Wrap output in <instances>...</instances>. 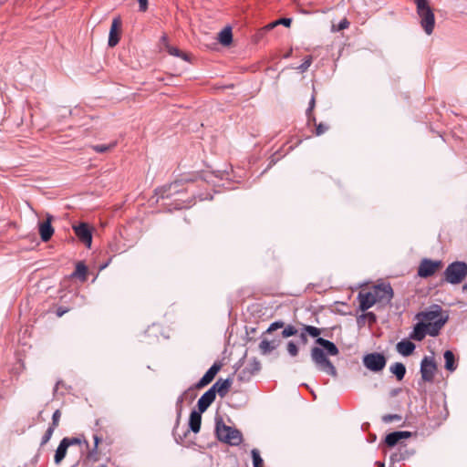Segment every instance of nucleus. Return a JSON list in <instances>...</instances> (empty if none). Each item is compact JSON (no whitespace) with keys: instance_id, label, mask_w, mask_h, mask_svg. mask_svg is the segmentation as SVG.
Masks as SVG:
<instances>
[{"instance_id":"f257e3e1","label":"nucleus","mask_w":467,"mask_h":467,"mask_svg":"<svg viewBox=\"0 0 467 467\" xmlns=\"http://www.w3.org/2000/svg\"><path fill=\"white\" fill-rule=\"evenodd\" d=\"M297 335L299 343L302 345L307 344L308 336L317 338L316 344L323 348L313 347L310 351L311 359L318 370L336 378L337 376L336 367L328 359L327 355L337 356L339 353L337 347L333 342L320 337L321 329L317 327L302 324Z\"/></svg>"},{"instance_id":"f03ea898","label":"nucleus","mask_w":467,"mask_h":467,"mask_svg":"<svg viewBox=\"0 0 467 467\" xmlns=\"http://www.w3.org/2000/svg\"><path fill=\"white\" fill-rule=\"evenodd\" d=\"M393 297V290L389 285H379L370 292L359 293V308L366 311L372 307L379 301H390Z\"/></svg>"},{"instance_id":"7ed1b4c3","label":"nucleus","mask_w":467,"mask_h":467,"mask_svg":"<svg viewBox=\"0 0 467 467\" xmlns=\"http://www.w3.org/2000/svg\"><path fill=\"white\" fill-rule=\"evenodd\" d=\"M420 24L427 35H431L435 26V16L427 0H414Z\"/></svg>"},{"instance_id":"20e7f679","label":"nucleus","mask_w":467,"mask_h":467,"mask_svg":"<svg viewBox=\"0 0 467 467\" xmlns=\"http://www.w3.org/2000/svg\"><path fill=\"white\" fill-rule=\"evenodd\" d=\"M443 275L449 284H461L467 276V264L462 261L452 262L446 267Z\"/></svg>"},{"instance_id":"39448f33","label":"nucleus","mask_w":467,"mask_h":467,"mask_svg":"<svg viewBox=\"0 0 467 467\" xmlns=\"http://www.w3.org/2000/svg\"><path fill=\"white\" fill-rule=\"evenodd\" d=\"M216 435L221 441L233 446L242 442V433L230 426L225 425L222 420L216 421Z\"/></svg>"},{"instance_id":"423d86ee","label":"nucleus","mask_w":467,"mask_h":467,"mask_svg":"<svg viewBox=\"0 0 467 467\" xmlns=\"http://www.w3.org/2000/svg\"><path fill=\"white\" fill-rule=\"evenodd\" d=\"M386 362L384 355L377 352L367 354L363 358L364 366L373 372L381 371L385 368Z\"/></svg>"},{"instance_id":"0eeeda50","label":"nucleus","mask_w":467,"mask_h":467,"mask_svg":"<svg viewBox=\"0 0 467 467\" xmlns=\"http://www.w3.org/2000/svg\"><path fill=\"white\" fill-rule=\"evenodd\" d=\"M441 266H442L441 261H440V260L432 261L431 259L425 258V259L421 260V262L419 265L418 275H419V276L423 277V278L431 276L432 275L435 274V272L437 270L441 268Z\"/></svg>"},{"instance_id":"6e6552de","label":"nucleus","mask_w":467,"mask_h":467,"mask_svg":"<svg viewBox=\"0 0 467 467\" xmlns=\"http://www.w3.org/2000/svg\"><path fill=\"white\" fill-rule=\"evenodd\" d=\"M436 371V364L433 358L425 357L420 363L421 378L424 381H432Z\"/></svg>"},{"instance_id":"1a4fd4ad","label":"nucleus","mask_w":467,"mask_h":467,"mask_svg":"<svg viewBox=\"0 0 467 467\" xmlns=\"http://www.w3.org/2000/svg\"><path fill=\"white\" fill-rule=\"evenodd\" d=\"M73 230L79 240L88 247H90L92 243V234L88 225L85 223H81L78 225H74Z\"/></svg>"},{"instance_id":"9d476101","label":"nucleus","mask_w":467,"mask_h":467,"mask_svg":"<svg viewBox=\"0 0 467 467\" xmlns=\"http://www.w3.org/2000/svg\"><path fill=\"white\" fill-rule=\"evenodd\" d=\"M53 216L50 214L47 215V220L39 223V234L43 242L50 240L54 234V228L51 225Z\"/></svg>"},{"instance_id":"9b49d317","label":"nucleus","mask_w":467,"mask_h":467,"mask_svg":"<svg viewBox=\"0 0 467 467\" xmlns=\"http://www.w3.org/2000/svg\"><path fill=\"white\" fill-rule=\"evenodd\" d=\"M221 369V365L214 363L197 382L196 388L202 389L213 381L218 371Z\"/></svg>"},{"instance_id":"f8f14e48","label":"nucleus","mask_w":467,"mask_h":467,"mask_svg":"<svg viewBox=\"0 0 467 467\" xmlns=\"http://www.w3.org/2000/svg\"><path fill=\"white\" fill-rule=\"evenodd\" d=\"M416 318L420 319L424 323H431L437 320L438 318H442L441 317V307L439 306H434L432 310L424 311L417 314Z\"/></svg>"},{"instance_id":"ddd939ff","label":"nucleus","mask_w":467,"mask_h":467,"mask_svg":"<svg viewBox=\"0 0 467 467\" xmlns=\"http://www.w3.org/2000/svg\"><path fill=\"white\" fill-rule=\"evenodd\" d=\"M216 395L214 394V390L209 389L206 392H204L197 402V407L200 412H204L211 404L214 401Z\"/></svg>"},{"instance_id":"4468645a","label":"nucleus","mask_w":467,"mask_h":467,"mask_svg":"<svg viewBox=\"0 0 467 467\" xmlns=\"http://www.w3.org/2000/svg\"><path fill=\"white\" fill-rule=\"evenodd\" d=\"M232 386V380L230 379H218L210 389L214 390V394L218 393L221 398H223L228 393Z\"/></svg>"},{"instance_id":"2eb2a0df","label":"nucleus","mask_w":467,"mask_h":467,"mask_svg":"<svg viewBox=\"0 0 467 467\" xmlns=\"http://www.w3.org/2000/svg\"><path fill=\"white\" fill-rule=\"evenodd\" d=\"M411 436L410 431H393L388 434L385 438V442L388 446L393 447L398 444L402 439H407Z\"/></svg>"},{"instance_id":"dca6fc26","label":"nucleus","mask_w":467,"mask_h":467,"mask_svg":"<svg viewBox=\"0 0 467 467\" xmlns=\"http://www.w3.org/2000/svg\"><path fill=\"white\" fill-rule=\"evenodd\" d=\"M119 26H120L119 19V18L113 19L111 27H110V31H109V42H108V44L110 47H115L119 41V37L118 35V30H119Z\"/></svg>"},{"instance_id":"f3484780","label":"nucleus","mask_w":467,"mask_h":467,"mask_svg":"<svg viewBox=\"0 0 467 467\" xmlns=\"http://www.w3.org/2000/svg\"><path fill=\"white\" fill-rule=\"evenodd\" d=\"M427 327L428 326L424 322L420 321L417 323L414 326L413 331L410 335V337L417 341H421L428 334Z\"/></svg>"},{"instance_id":"a211bd4d","label":"nucleus","mask_w":467,"mask_h":467,"mask_svg":"<svg viewBox=\"0 0 467 467\" xmlns=\"http://www.w3.org/2000/svg\"><path fill=\"white\" fill-rule=\"evenodd\" d=\"M280 344L279 340H268L266 338H263L259 343V350L262 355L270 354L274 351Z\"/></svg>"},{"instance_id":"6ab92c4d","label":"nucleus","mask_w":467,"mask_h":467,"mask_svg":"<svg viewBox=\"0 0 467 467\" xmlns=\"http://www.w3.org/2000/svg\"><path fill=\"white\" fill-rule=\"evenodd\" d=\"M397 351L405 357L411 355L415 349V345L410 340L403 339L396 345Z\"/></svg>"},{"instance_id":"aec40b11","label":"nucleus","mask_w":467,"mask_h":467,"mask_svg":"<svg viewBox=\"0 0 467 467\" xmlns=\"http://www.w3.org/2000/svg\"><path fill=\"white\" fill-rule=\"evenodd\" d=\"M202 412H200V410H198V411L192 410L190 414L189 426L190 429L194 433H198L200 431L202 423Z\"/></svg>"},{"instance_id":"412c9836","label":"nucleus","mask_w":467,"mask_h":467,"mask_svg":"<svg viewBox=\"0 0 467 467\" xmlns=\"http://www.w3.org/2000/svg\"><path fill=\"white\" fill-rule=\"evenodd\" d=\"M445 323H446V318H438L434 322L426 323V325L428 326V327H427L428 335H430L431 337H436Z\"/></svg>"},{"instance_id":"4be33fe9","label":"nucleus","mask_w":467,"mask_h":467,"mask_svg":"<svg viewBox=\"0 0 467 467\" xmlns=\"http://www.w3.org/2000/svg\"><path fill=\"white\" fill-rule=\"evenodd\" d=\"M218 41L223 45V46H229L232 41H233V34H232V29L230 26H226L224 27L219 34H218V37H217Z\"/></svg>"},{"instance_id":"5701e85b","label":"nucleus","mask_w":467,"mask_h":467,"mask_svg":"<svg viewBox=\"0 0 467 467\" xmlns=\"http://www.w3.org/2000/svg\"><path fill=\"white\" fill-rule=\"evenodd\" d=\"M444 359H445V368L450 371H454L457 367L455 364L454 354L451 350H446L444 352Z\"/></svg>"},{"instance_id":"b1692460","label":"nucleus","mask_w":467,"mask_h":467,"mask_svg":"<svg viewBox=\"0 0 467 467\" xmlns=\"http://www.w3.org/2000/svg\"><path fill=\"white\" fill-rule=\"evenodd\" d=\"M390 371L397 377L399 380H401L406 374V368L404 364L396 362L389 368Z\"/></svg>"},{"instance_id":"393cba45","label":"nucleus","mask_w":467,"mask_h":467,"mask_svg":"<svg viewBox=\"0 0 467 467\" xmlns=\"http://www.w3.org/2000/svg\"><path fill=\"white\" fill-rule=\"evenodd\" d=\"M67 447L66 442L60 441L54 457L56 464H59L67 454Z\"/></svg>"},{"instance_id":"a878e982","label":"nucleus","mask_w":467,"mask_h":467,"mask_svg":"<svg viewBox=\"0 0 467 467\" xmlns=\"http://www.w3.org/2000/svg\"><path fill=\"white\" fill-rule=\"evenodd\" d=\"M87 266L84 265L83 262H78L76 265V270L72 274V276H78L81 278V280H86V275H87Z\"/></svg>"},{"instance_id":"bb28decb","label":"nucleus","mask_w":467,"mask_h":467,"mask_svg":"<svg viewBox=\"0 0 467 467\" xmlns=\"http://www.w3.org/2000/svg\"><path fill=\"white\" fill-rule=\"evenodd\" d=\"M298 329L299 328H296L295 326H293L291 324L285 325V327L281 332V336L284 338H287V337L296 336L298 333Z\"/></svg>"},{"instance_id":"cd10ccee","label":"nucleus","mask_w":467,"mask_h":467,"mask_svg":"<svg viewBox=\"0 0 467 467\" xmlns=\"http://www.w3.org/2000/svg\"><path fill=\"white\" fill-rule=\"evenodd\" d=\"M286 351L291 358H296L298 356L299 348L295 341L290 340L286 343Z\"/></svg>"},{"instance_id":"c85d7f7f","label":"nucleus","mask_w":467,"mask_h":467,"mask_svg":"<svg viewBox=\"0 0 467 467\" xmlns=\"http://www.w3.org/2000/svg\"><path fill=\"white\" fill-rule=\"evenodd\" d=\"M116 141H113L109 144H99L92 146V149L98 153H104L113 149L116 146Z\"/></svg>"},{"instance_id":"c756f323","label":"nucleus","mask_w":467,"mask_h":467,"mask_svg":"<svg viewBox=\"0 0 467 467\" xmlns=\"http://www.w3.org/2000/svg\"><path fill=\"white\" fill-rule=\"evenodd\" d=\"M166 49H167L168 53L171 56L182 57L183 60H186V61L189 60L188 56L186 54L182 53L179 48H177L175 47L168 46V47H166Z\"/></svg>"},{"instance_id":"7c9ffc66","label":"nucleus","mask_w":467,"mask_h":467,"mask_svg":"<svg viewBox=\"0 0 467 467\" xmlns=\"http://www.w3.org/2000/svg\"><path fill=\"white\" fill-rule=\"evenodd\" d=\"M251 453H252L254 467H263L264 461H263L262 457L260 456L258 450L253 449Z\"/></svg>"},{"instance_id":"2f4dec72","label":"nucleus","mask_w":467,"mask_h":467,"mask_svg":"<svg viewBox=\"0 0 467 467\" xmlns=\"http://www.w3.org/2000/svg\"><path fill=\"white\" fill-rule=\"evenodd\" d=\"M284 327H285V322L278 320V321L271 323L265 333L271 334L277 329L284 328Z\"/></svg>"},{"instance_id":"473e14b6","label":"nucleus","mask_w":467,"mask_h":467,"mask_svg":"<svg viewBox=\"0 0 467 467\" xmlns=\"http://www.w3.org/2000/svg\"><path fill=\"white\" fill-rule=\"evenodd\" d=\"M247 369L252 374L256 373L261 369V363L254 358L248 364Z\"/></svg>"},{"instance_id":"72a5a7b5","label":"nucleus","mask_w":467,"mask_h":467,"mask_svg":"<svg viewBox=\"0 0 467 467\" xmlns=\"http://www.w3.org/2000/svg\"><path fill=\"white\" fill-rule=\"evenodd\" d=\"M311 63H312V57L307 56L305 57L303 63L297 67V69L300 70L301 72H305L311 66Z\"/></svg>"},{"instance_id":"f704fd0d","label":"nucleus","mask_w":467,"mask_h":467,"mask_svg":"<svg viewBox=\"0 0 467 467\" xmlns=\"http://www.w3.org/2000/svg\"><path fill=\"white\" fill-rule=\"evenodd\" d=\"M401 420V416H400L398 414H387L382 417V420L385 423H390L394 420Z\"/></svg>"},{"instance_id":"c9c22d12","label":"nucleus","mask_w":467,"mask_h":467,"mask_svg":"<svg viewBox=\"0 0 467 467\" xmlns=\"http://www.w3.org/2000/svg\"><path fill=\"white\" fill-rule=\"evenodd\" d=\"M329 126L324 123H319L316 125V135L320 136L324 134L327 130H328Z\"/></svg>"},{"instance_id":"e433bc0d","label":"nucleus","mask_w":467,"mask_h":467,"mask_svg":"<svg viewBox=\"0 0 467 467\" xmlns=\"http://www.w3.org/2000/svg\"><path fill=\"white\" fill-rule=\"evenodd\" d=\"M54 431H55L54 426L48 427L45 435L42 437V444L47 443L50 440L51 436L53 435Z\"/></svg>"},{"instance_id":"4c0bfd02","label":"nucleus","mask_w":467,"mask_h":467,"mask_svg":"<svg viewBox=\"0 0 467 467\" xmlns=\"http://www.w3.org/2000/svg\"><path fill=\"white\" fill-rule=\"evenodd\" d=\"M63 442H66L67 447L68 448L70 445H77L81 443V440L76 437L73 438H64L62 440Z\"/></svg>"},{"instance_id":"58836bf2","label":"nucleus","mask_w":467,"mask_h":467,"mask_svg":"<svg viewBox=\"0 0 467 467\" xmlns=\"http://www.w3.org/2000/svg\"><path fill=\"white\" fill-rule=\"evenodd\" d=\"M60 417H61V412L59 410H57L54 413H53V416H52V424L51 426H54V428L56 429L57 426H58V423H59V420H60Z\"/></svg>"},{"instance_id":"ea45409f","label":"nucleus","mask_w":467,"mask_h":467,"mask_svg":"<svg viewBox=\"0 0 467 467\" xmlns=\"http://www.w3.org/2000/svg\"><path fill=\"white\" fill-rule=\"evenodd\" d=\"M349 26V22L347 18L342 19L339 24L337 25V29H334L335 31H341Z\"/></svg>"},{"instance_id":"a19ab883","label":"nucleus","mask_w":467,"mask_h":467,"mask_svg":"<svg viewBox=\"0 0 467 467\" xmlns=\"http://www.w3.org/2000/svg\"><path fill=\"white\" fill-rule=\"evenodd\" d=\"M275 22L277 23V26L283 25L286 27H289L291 26L292 19L291 18H280L278 20H275Z\"/></svg>"},{"instance_id":"79ce46f5","label":"nucleus","mask_w":467,"mask_h":467,"mask_svg":"<svg viewBox=\"0 0 467 467\" xmlns=\"http://www.w3.org/2000/svg\"><path fill=\"white\" fill-rule=\"evenodd\" d=\"M140 5V11L145 12L148 9V0H137Z\"/></svg>"},{"instance_id":"37998d69","label":"nucleus","mask_w":467,"mask_h":467,"mask_svg":"<svg viewBox=\"0 0 467 467\" xmlns=\"http://www.w3.org/2000/svg\"><path fill=\"white\" fill-rule=\"evenodd\" d=\"M315 102H316V99H315V96L313 95L311 99H310V102H309V107H308V109L306 110L307 114H309L313 110V109L315 107Z\"/></svg>"},{"instance_id":"c03bdc74","label":"nucleus","mask_w":467,"mask_h":467,"mask_svg":"<svg viewBox=\"0 0 467 467\" xmlns=\"http://www.w3.org/2000/svg\"><path fill=\"white\" fill-rule=\"evenodd\" d=\"M276 26H277V23L275 21H274V22L268 24L267 26H265L263 28V30L264 31H269V30L273 29V28H275Z\"/></svg>"},{"instance_id":"a18cd8bd","label":"nucleus","mask_w":467,"mask_h":467,"mask_svg":"<svg viewBox=\"0 0 467 467\" xmlns=\"http://www.w3.org/2000/svg\"><path fill=\"white\" fill-rule=\"evenodd\" d=\"M67 312V309L59 307L57 311V317H62Z\"/></svg>"},{"instance_id":"49530a36","label":"nucleus","mask_w":467,"mask_h":467,"mask_svg":"<svg viewBox=\"0 0 467 467\" xmlns=\"http://www.w3.org/2000/svg\"><path fill=\"white\" fill-rule=\"evenodd\" d=\"M376 465L378 467H385V464L383 462H376Z\"/></svg>"},{"instance_id":"de8ad7c7","label":"nucleus","mask_w":467,"mask_h":467,"mask_svg":"<svg viewBox=\"0 0 467 467\" xmlns=\"http://www.w3.org/2000/svg\"><path fill=\"white\" fill-rule=\"evenodd\" d=\"M177 185H178V182H174L173 183H171V184L170 185V189H171V188H176V186H177Z\"/></svg>"},{"instance_id":"09e8293b","label":"nucleus","mask_w":467,"mask_h":467,"mask_svg":"<svg viewBox=\"0 0 467 467\" xmlns=\"http://www.w3.org/2000/svg\"><path fill=\"white\" fill-rule=\"evenodd\" d=\"M98 442H99V438L95 437V443H96V445L98 444Z\"/></svg>"},{"instance_id":"8fccbe9b","label":"nucleus","mask_w":467,"mask_h":467,"mask_svg":"<svg viewBox=\"0 0 467 467\" xmlns=\"http://www.w3.org/2000/svg\"><path fill=\"white\" fill-rule=\"evenodd\" d=\"M59 382L57 383L56 387H55V391L57 389V386H58Z\"/></svg>"}]
</instances>
